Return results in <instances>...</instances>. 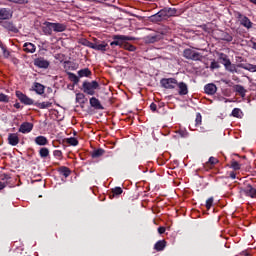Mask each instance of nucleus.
Listing matches in <instances>:
<instances>
[{"instance_id":"nucleus-6","label":"nucleus","mask_w":256,"mask_h":256,"mask_svg":"<svg viewBox=\"0 0 256 256\" xmlns=\"http://www.w3.org/2000/svg\"><path fill=\"white\" fill-rule=\"evenodd\" d=\"M235 17L237 20L240 21V25H242V27H245L246 29H251L253 27V22H251L249 17L241 14V12H237L235 14Z\"/></svg>"},{"instance_id":"nucleus-59","label":"nucleus","mask_w":256,"mask_h":256,"mask_svg":"<svg viewBox=\"0 0 256 256\" xmlns=\"http://www.w3.org/2000/svg\"><path fill=\"white\" fill-rule=\"evenodd\" d=\"M250 3H253L254 5H256V0H249Z\"/></svg>"},{"instance_id":"nucleus-16","label":"nucleus","mask_w":256,"mask_h":256,"mask_svg":"<svg viewBox=\"0 0 256 256\" xmlns=\"http://www.w3.org/2000/svg\"><path fill=\"white\" fill-rule=\"evenodd\" d=\"M176 87L179 88V95H187L189 93V87L185 82H177Z\"/></svg>"},{"instance_id":"nucleus-7","label":"nucleus","mask_w":256,"mask_h":256,"mask_svg":"<svg viewBox=\"0 0 256 256\" xmlns=\"http://www.w3.org/2000/svg\"><path fill=\"white\" fill-rule=\"evenodd\" d=\"M160 85L163 89H175L177 87V79L175 78H162Z\"/></svg>"},{"instance_id":"nucleus-49","label":"nucleus","mask_w":256,"mask_h":256,"mask_svg":"<svg viewBox=\"0 0 256 256\" xmlns=\"http://www.w3.org/2000/svg\"><path fill=\"white\" fill-rule=\"evenodd\" d=\"M213 201L214 198L210 197L206 200V209L209 211V209H211V207H213Z\"/></svg>"},{"instance_id":"nucleus-8","label":"nucleus","mask_w":256,"mask_h":256,"mask_svg":"<svg viewBox=\"0 0 256 256\" xmlns=\"http://www.w3.org/2000/svg\"><path fill=\"white\" fill-rule=\"evenodd\" d=\"M16 97L24 105H35V102L33 99L29 98L27 95H25L23 92L19 90L16 91Z\"/></svg>"},{"instance_id":"nucleus-22","label":"nucleus","mask_w":256,"mask_h":256,"mask_svg":"<svg viewBox=\"0 0 256 256\" xmlns=\"http://www.w3.org/2000/svg\"><path fill=\"white\" fill-rule=\"evenodd\" d=\"M238 67H240V69H245L246 71H250V73H256V65L253 64H239Z\"/></svg>"},{"instance_id":"nucleus-5","label":"nucleus","mask_w":256,"mask_h":256,"mask_svg":"<svg viewBox=\"0 0 256 256\" xmlns=\"http://www.w3.org/2000/svg\"><path fill=\"white\" fill-rule=\"evenodd\" d=\"M240 193L251 199H256V189L251 184L240 187Z\"/></svg>"},{"instance_id":"nucleus-42","label":"nucleus","mask_w":256,"mask_h":256,"mask_svg":"<svg viewBox=\"0 0 256 256\" xmlns=\"http://www.w3.org/2000/svg\"><path fill=\"white\" fill-rule=\"evenodd\" d=\"M176 133L180 135L183 139H187V137H189V132L185 129H179Z\"/></svg>"},{"instance_id":"nucleus-23","label":"nucleus","mask_w":256,"mask_h":256,"mask_svg":"<svg viewBox=\"0 0 256 256\" xmlns=\"http://www.w3.org/2000/svg\"><path fill=\"white\" fill-rule=\"evenodd\" d=\"M219 163V159L215 157H210L209 160L204 164L205 169H211L214 167V165H217Z\"/></svg>"},{"instance_id":"nucleus-17","label":"nucleus","mask_w":256,"mask_h":256,"mask_svg":"<svg viewBox=\"0 0 256 256\" xmlns=\"http://www.w3.org/2000/svg\"><path fill=\"white\" fill-rule=\"evenodd\" d=\"M53 31L55 33H63V31H67V24L64 23H53Z\"/></svg>"},{"instance_id":"nucleus-51","label":"nucleus","mask_w":256,"mask_h":256,"mask_svg":"<svg viewBox=\"0 0 256 256\" xmlns=\"http://www.w3.org/2000/svg\"><path fill=\"white\" fill-rule=\"evenodd\" d=\"M53 155H54V157L61 158V157H63V152L61 150H54Z\"/></svg>"},{"instance_id":"nucleus-48","label":"nucleus","mask_w":256,"mask_h":256,"mask_svg":"<svg viewBox=\"0 0 256 256\" xmlns=\"http://www.w3.org/2000/svg\"><path fill=\"white\" fill-rule=\"evenodd\" d=\"M9 1L10 3H16L18 5H25L29 3V0H6Z\"/></svg>"},{"instance_id":"nucleus-19","label":"nucleus","mask_w":256,"mask_h":256,"mask_svg":"<svg viewBox=\"0 0 256 256\" xmlns=\"http://www.w3.org/2000/svg\"><path fill=\"white\" fill-rule=\"evenodd\" d=\"M23 51H25V53H35V51H37V47L31 42H26L23 45Z\"/></svg>"},{"instance_id":"nucleus-44","label":"nucleus","mask_w":256,"mask_h":256,"mask_svg":"<svg viewBox=\"0 0 256 256\" xmlns=\"http://www.w3.org/2000/svg\"><path fill=\"white\" fill-rule=\"evenodd\" d=\"M203 121V116H201V113L196 114V119H195V127H199Z\"/></svg>"},{"instance_id":"nucleus-37","label":"nucleus","mask_w":256,"mask_h":256,"mask_svg":"<svg viewBox=\"0 0 256 256\" xmlns=\"http://www.w3.org/2000/svg\"><path fill=\"white\" fill-rule=\"evenodd\" d=\"M167 17H176L177 16V9L176 8H165Z\"/></svg>"},{"instance_id":"nucleus-14","label":"nucleus","mask_w":256,"mask_h":256,"mask_svg":"<svg viewBox=\"0 0 256 256\" xmlns=\"http://www.w3.org/2000/svg\"><path fill=\"white\" fill-rule=\"evenodd\" d=\"M204 93L206 95H215L217 93V85L213 83L206 84L204 86Z\"/></svg>"},{"instance_id":"nucleus-26","label":"nucleus","mask_w":256,"mask_h":256,"mask_svg":"<svg viewBox=\"0 0 256 256\" xmlns=\"http://www.w3.org/2000/svg\"><path fill=\"white\" fill-rule=\"evenodd\" d=\"M35 107H38V109H49V107L53 106V103L51 102H35Z\"/></svg>"},{"instance_id":"nucleus-43","label":"nucleus","mask_w":256,"mask_h":256,"mask_svg":"<svg viewBox=\"0 0 256 256\" xmlns=\"http://www.w3.org/2000/svg\"><path fill=\"white\" fill-rule=\"evenodd\" d=\"M10 99L9 95L0 93V103H9Z\"/></svg>"},{"instance_id":"nucleus-28","label":"nucleus","mask_w":256,"mask_h":256,"mask_svg":"<svg viewBox=\"0 0 256 256\" xmlns=\"http://www.w3.org/2000/svg\"><path fill=\"white\" fill-rule=\"evenodd\" d=\"M0 49L3 52V57L5 59H9V57H11V52H9V50H7V47L5 46V44H3V42L0 41Z\"/></svg>"},{"instance_id":"nucleus-53","label":"nucleus","mask_w":256,"mask_h":256,"mask_svg":"<svg viewBox=\"0 0 256 256\" xmlns=\"http://www.w3.org/2000/svg\"><path fill=\"white\" fill-rule=\"evenodd\" d=\"M7 185H9V182H1L0 181V191H3V189H5V187H7Z\"/></svg>"},{"instance_id":"nucleus-27","label":"nucleus","mask_w":256,"mask_h":256,"mask_svg":"<svg viewBox=\"0 0 256 256\" xmlns=\"http://www.w3.org/2000/svg\"><path fill=\"white\" fill-rule=\"evenodd\" d=\"M105 155V151L102 148H98L94 150L91 154L92 159H98V157H103Z\"/></svg>"},{"instance_id":"nucleus-54","label":"nucleus","mask_w":256,"mask_h":256,"mask_svg":"<svg viewBox=\"0 0 256 256\" xmlns=\"http://www.w3.org/2000/svg\"><path fill=\"white\" fill-rule=\"evenodd\" d=\"M88 47H90V49L96 50V48H97V43L88 42Z\"/></svg>"},{"instance_id":"nucleus-32","label":"nucleus","mask_w":256,"mask_h":256,"mask_svg":"<svg viewBox=\"0 0 256 256\" xmlns=\"http://www.w3.org/2000/svg\"><path fill=\"white\" fill-rule=\"evenodd\" d=\"M87 98H85V94L77 93L76 94V103H80V105H85Z\"/></svg>"},{"instance_id":"nucleus-60","label":"nucleus","mask_w":256,"mask_h":256,"mask_svg":"<svg viewBox=\"0 0 256 256\" xmlns=\"http://www.w3.org/2000/svg\"><path fill=\"white\" fill-rule=\"evenodd\" d=\"M253 49L256 50V42L253 43Z\"/></svg>"},{"instance_id":"nucleus-12","label":"nucleus","mask_w":256,"mask_h":256,"mask_svg":"<svg viewBox=\"0 0 256 256\" xmlns=\"http://www.w3.org/2000/svg\"><path fill=\"white\" fill-rule=\"evenodd\" d=\"M33 131V123L30 122H23L20 125L19 133H31Z\"/></svg>"},{"instance_id":"nucleus-13","label":"nucleus","mask_w":256,"mask_h":256,"mask_svg":"<svg viewBox=\"0 0 256 256\" xmlns=\"http://www.w3.org/2000/svg\"><path fill=\"white\" fill-rule=\"evenodd\" d=\"M8 143L12 147H17L19 145V135L17 133L8 134Z\"/></svg>"},{"instance_id":"nucleus-34","label":"nucleus","mask_w":256,"mask_h":256,"mask_svg":"<svg viewBox=\"0 0 256 256\" xmlns=\"http://www.w3.org/2000/svg\"><path fill=\"white\" fill-rule=\"evenodd\" d=\"M68 79L74 84L78 85L79 84V77L75 75L73 72H68Z\"/></svg>"},{"instance_id":"nucleus-10","label":"nucleus","mask_w":256,"mask_h":256,"mask_svg":"<svg viewBox=\"0 0 256 256\" xmlns=\"http://www.w3.org/2000/svg\"><path fill=\"white\" fill-rule=\"evenodd\" d=\"M0 26L6 29V31H11L12 33H19V29L12 21H0Z\"/></svg>"},{"instance_id":"nucleus-31","label":"nucleus","mask_w":256,"mask_h":256,"mask_svg":"<svg viewBox=\"0 0 256 256\" xmlns=\"http://www.w3.org/2000/svg\"><path fill=\"white\" fill-rule=\"evenodd\" d=\"M221 40L226 41L227 43H231V41H233V35L229 34V32H222Z\"/></svg>"},{"instance_id":"nucleus-56","label":"nucleus","mask_w":256,"mask_h":256,"mask_svg":"<svg viewBox=\"0 0 256 256\" xmlns=\"http://www.w3.org/2000/svg\"><path fill=\"white\" fill-rule=\"evenodd\" d=\"M165 231H166V229H165V227H163V226H160V227L158 228V233H159L160 235H163V233H165Z\"/></svg>"},{"instance_id":"nucleus-11","label":"nucleus","mask_w":256,"mask_h":256,"mask_svg":"<svg viewBox=\"0 0 256 256\" xmlns=\"http://www.w3.org/2000/svg\"><path fill=\"white\" fill-rule=\"evenodd\" d=\"M13 18V11L9 8H0V21H9Z\"/></svg>"},{"instance_id":"nucleus-21","label":"nucleus","mask_w":256,"mask_h":256,"mask_svg":"<svg viewBox=\"0 0 256 256\" xmlns=\"http://www.w3.org/2000/svg\"><path fill=\"white\" fill-rule=\"evenodd\" d=\"M90 105L91 107H93V109H96V110L104 109L103 105H101V101H99V99L95 97L90 98Z\"/></svg>"},{"instance_id":"nucleus-35","label":"nucleus","mask_w":256,"mask_h":256,"mask_svg":"<svg viewBox=\"0 0 256 256\" xmlns=\"http://www.w3.org/2000/svg\"><path fill=\"white\" fill-rule=\"evenodd\" d=\"M39 156L41 157V159H47V157H49V148L47 147L40 148Z\"/></svg>"},{"instance_id":"nucleus-57","label":"nucleus","mask_w":256,"mask_h":256,"mask_svg":"<svg viewBox=\"0 0 256 256\" xmlns=\"http://www.w3.org/2000/svg\"><path fill=\"white\" fill-rule=\"evenodd\" d=\"M229 177H230V179H237V174L232 171L229 173Z\"/></svg>"},{"instance_id":"nucleus-30","label":"nucleus","mask_w":256,"mask_h":256,"mask_svg":"<svg viewBox=\"0 0 256 256\" xmlns=\"http://www.w3.org/2000/svg\"><path fill=\"white\" fill-rule=\"evenodd\" d=\"M111 193L112 194L110 195V199H113V197H117L123 193V188L122 187L112 188Z\"/></svg>"},{"instance_id":"nucleus-20","label":"nucleus","mask_w":256,"mask_h":256,"mask_svg":"<svg viewBox=\"0 0 256 256\" xmlns=\"http://www.w3.org/2000/svg\"><path fill=\"white\" fill-rule=\"evenodd\" d=\"M34 143H36V145H40V147H45V145H49V140L45 136H37L34 139Z\"/></svg>"},{"instance_id":"nucleus-58","label":"nucleus","mask_w":256,"mask_h":256,"mask_svg":"<svg viewBox=\"0 0 256 256\" xmlns=\"http://www.w3.org/2000/svg\"><path fill=\"white\" fill-rule=\"evenodd\" d=\"M15 109H21V104L19 102H16L14 104Z\"/></svg>"},{"instance_id":"nucleus-38","label":"nucleus","mask_w":256,"mask_h":256,"mask_svg":"<svg viewBox=\"0 0 256 256\" xmlns=\"http://www.w3.org/2000/svg\"><path fill=\"white\" fill-rule=\"evenodd\" d=\"M122 49H126V51H136L137 47H135L134 45H132L128 42H124V45L122 46Z\"/></svg>"},{"instance_id":"nucleus-2","label":"nucleus","mask_w":256,"mask_h":256,"mask_svg":"<svg viewBox=\"0 0 256 256\" xmlns=\"http://www.w3.org/2000/svg\"><path fill=\"white\" fill-rule=\"evenodd\" d=\"M97 89H99V82H97V80L91 82L84 81L81 88L83 93L86 95H95V91H97Z\"/></svg>"},{"instance_id":"nucleus-29","label":"nucleus","mask_w":256,"mask_h":256,"mask_svg":"<svg viewBox=\"0 0 256 256\" xmlns=\"http://www.w3.org/2000/svg\"><path fill=\"white\" fill-rule=\"evenodd\" d=\"M234 89H235V92L240 95V97H245L247 93V90H245V87H243L242 85H236Z\"/></svg>"},{"instance_id":"nucleus-3","label":"nucleus","mask_w":256,"mask_h":256,"mask_svg":"<svg viewBox=\"0 0 256 256\" xmlns=\"http://www.w3.org/2000/svg\"><path fill=\"white\" fill-rule=\"evenodd\" d=\"M219 59L222 65H224L226 71H229L230 73H237V67L235 66V64L231 63V60L229 59V56H227V54L221 53L219 55Z\"/></svg>"},{"instance_id":"nucleus-4","label":"nucleus","mask_w":256,"mask_h":256,"mask_svg":"<svg viewBox=\"0 0 256 256\" xmlns=\"http://www.w3.org/2000/svg\"><path fill=\"white\" fill-rule=\"evenodd\" d=\"M183 57H185V59H189L190 61H201V59H203V55L201 53L196 52L191 48H187L183 51Z\"/></svg>"},{"instance_id":"nucleus-52","label":"nucleus","mask_w":256,"mask_h":256,"mask_svg":"<svg viewBox=\"0 0 256 256\" xmlns=\"http://www.w3.org/2000/svg\"><path fill=\"white\" fill-rule=\"evenodd\" d=\"M211 69H219V63L213 61L210 64Z\"/></svg>"},{"instance_id":"nucleus-15","label":"nucleus","mask_w":256,"mask_h":256,"mask_svg":"<svg viewBox=\"0 0 256 256\" xmlns=\"http://www.w3.org/2000/svg\"><path fill=\"white\" fill-rule=\"evenodd\" d=\"M44 35H53V22H44L42 26Z\"/></svg>"},{"instance_id":"nucleus-25","label":"nucleus","mask_w":256,"mask_h":256,"mask_svg":"<svg viewBox=\"0 0 256 256\" xmlns=\"http://www.w3.org/2000/svg\"><path fill=\"white\" fill-rule=\"evenodd\" d=\"M58 173H60V175H63V177L67 178L69 177V175H71V169L66 166H61L60 168H58Z\"/></svg>"},{"instance_id":"nucleus-1","label":"nucleus","mask_w":256,"mask_h":256,"mask_svg":"<svg viewBox=\"0 0 256 256\" xmlns=\"http://www.w3.org/2000/svg\"><path fill=\"white\" fill-rule=\"evenodd\" d=\"M113 41L110 43V46L112 47H120L123 49V45L127 41H135V37L131 36H125V35H113L112 36Z\"/></svg>"},{"instance_id":"nucleus-46","label":"nucleus","mask_w":256,"mask_h":256,"mask_svg":"<svg viewBox=\"0 0 256 256\" xmlns=\"http://www.w3.org/2000/svg\"><path fill=\"white\" fill-rule=\"evenodd\" d=\"M9 179H11V175L5 174V173L0 174V181L2 183H7V181H9Z\"/></svg>"},{"instance_id":"nucleus-24","label":"nucleus","mask_w":256,"mask_h":256,"mask_svg":"<svg viewBox=\"0 0 256 256\" xmlns=\"http://www.w3.org/2000/svg\"><path fill=\"white\" fill-rule=\"evenodd\" d=\"M166 247H167V241L165 240H159L154 245L155 251H164Z\"/></svg>"},{"instance_id":"nucleus-39","label":"nucleus","mask_w":256,"mask_h":256,"mask_svg":"<svg viewBox=\"0 0 256 256\" xmlns=\"http://www.w3.org/2000/svg\"><path fill=\"white\" fill-rule=\"evenodd\" d=\"M150 19L151 21H153V23H161V21H163V18H161V16L159 15V12L152 15Z\"/></svg>"},{"instance_id":"nucleus-47","label":"nucleus","mask_w":256,"mask_h":256,"mask_svg":"<svg viewBox=\"0 0 256 256\" xmlns=\"http://www.w3.org/2000/svg\"><path fill=\"white\" fill-rule=\"evenodd\" d=\"M158 13H159L160 18H162V21L165 20V19H169L168 16H167L166 8L160 10Z\"/></svg>"},{"instance_id":"nucleus-18","label":"nucleus","mask_w":256,"mask_h":256,"mask_svg":"<svg viewBox=\"0 0 256 256\" xmlns=\"http://www.w3.org/2000/svg\"><path fill=\"white\" fill-rule=\"evenodd\" d=\"M32 89L37 95H43L45 93V86L39 82H35Z\"/></svg>"},{"instance_id":"nucleus-45","label":"nucleus","mask_w":256,"mask_h":256,"mask_svg":"<svg viewBox=\"0 0 256 256\" xmlns=\"http://www.w3.org/2000/svg\"><path fill=\"white\" fill-rule=\"evenodd\" d=\"M231 168L234 169V171H239V169H241V164H239V162H237L235 160H232Z\"/></svg>"},{"instance_id":"nucleus-36","label":"nucleus","mask_w":256,"mask_h":256,"mask_svg":"<svg viewBox=\"0 0 256 256\" xmlns=\"http://www.w3.org/2000/svg\"><path fill=\"white\" fill-rule=\"evenodd\" d=\"M66 143H68V145H72V147H77L79 145V140L75 137H70L66 139Z\"/></svg>"},{"instance_id":"nucleus-55","label":"nucleus","mask_w":256,"mask_h":256,"mask_svg":"<svg viewBox=\"0 0 256 256\" xmlns=\"http://www.w3.org/2000/svg\"><path fill=\"white\" fill-rule=\"evenodd\" d=\"M150 109H151V111H153V113H155V111H157V104L151 103L150 104Z\"/></svg>"},{"instance_id":"nucleus-9","label":"nucleus","mask_w":256,"mask_h":256,"mask_svg":"<svg viewBox=\"0 0 256 256\" xmlns=\"http://www.w3.org/2000/svg\"><path fill=\"white\" fill-rule=\"evenodd\" d=\"M34 65L35 67H38V69H49V65H51V63L49 60H46L43 57H39L34 59Z\"/></svg>"},{"instance_id":"nucleus-50","label":"nucleus","mask_w":256,"mask_h":256,"mask_svg":"<svg viewBox=\"0 0 256 256\" xmlns=\"http://www.w3.org/2000/svg\"><path fill=\"white\" fill-rule=\"evenodd\" d=\"M147 40H148V43H157V41H159V37L158 36H148Z\"/></svg>"},{"instance_id":"nucleus-33","label":"nucleus","mask_w":256,"mask_h":256,"mask_svg":"<svg viewBox=\"0 0 256 256\" xmlns=\"http://www.w3.org/2000/svg\"><path fill=\"white\" fill-rule=\"evenodd\" d=\"M78 77H91V70L89 68L79 70Z\"/></svg>"},{"instance_id":"nucleus-41","label":"nucleus","mask_w":256,"mask_h":256,"mask_svg":"<svg viewBox=\"0 0 256 256\" xmlns=\"http://www.w3.org/2000/svg\"><path fill=\"white\" fill-rule=\"evenodd\" d=\"M243 112H241V109L239 108H234L232 110V117H236L237 119H241V115Z\"/></svg>"},{"instance_id":"nucleus-40","label":"nucleus","mask_w":256,"mask_h":256,"mask_svg":"<svg viewBox=\"0 0 256 256\" xmlns=\"http://www.w3.org/2000/svg\"><path fill=\"white\" fill-rule=\"evenodd\" d=\"M107 47H109V45L105 42H103L102 44H96L95 51H107Z\"/></svg>"}]
</instances>
